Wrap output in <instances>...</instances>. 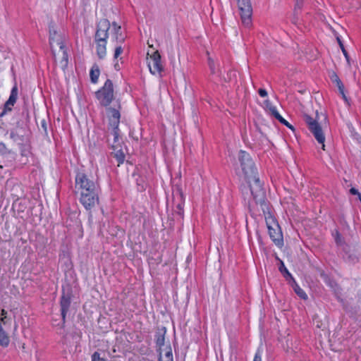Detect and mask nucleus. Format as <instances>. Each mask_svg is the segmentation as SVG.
<instances>
[{
  "mask_svg": "<svg viewBox=\"0 0 361 361\" xmlns=\"http://www.w3.org/2000/svg\"><path fill=\"white\" fill-rule=\"evenodd\" d=\"M238 161L245 178L249 183L254 201H262L265 197V192L257 176L256 168L250 155L247 152L240 150L238 154Z\"/></svg>",
  "mask_w": 361,
  "mask_h": 361,
  "instance_id": "1",
  "label": "nucleus"
},
{
  "mask_svg": "<svg viewBox=\"0 0 361 361\" xmlns=\"http://www.w3.org/2000/svg\"><path fill=\"white\" fill-rule=\"evenodd\" d=\"M255 202L257 204H259L261 209L264 213L271 239L276 246L281 247L283 245L282 232L276 219L271 212L269 204L266 200V196L262 201Z\"/></svg>",
  "mask_w": 361,
  "mask_h": 361,
  "instance_id": "2",
  "label": "nucleus"
},
{
  "mask_svg": "<svg viewBox=\"0 0 361 361\" xmlns=\"http://www.w3.org/2000/svg\"><path fill=\"white\" fill-rule=\"evenodd\" d=\"M110 26V23L106 19L100 20L97 25L95 42L97 43V54L100 59H103L106 56V39Z\"/></svg>",
  "mask_w": 361,
  "mask_h": 361,
  "instance_id": "3",
  "label": "nucleus"
},
{
  "mask_svg": "<svg viewBox=\"0 0 361 361\" xmlns=\"http://www.w3.org/2000/svg\"><path fill=\"white\" fill-rule=\"evenodd\" d=\"M99 192L100 188L99 185L95 188H86L75 192L78 195L79 201L85 209L90 211L99 203Z\"/></svg>",
  "mask_w": 361,
  "mask_h": 361,
  "instance_id": "4",
  "label": "nucleus"
},
{
  "mask_svg": "<svg viewBox=\"0 0 361 361\" xmlns=\"http://www.w3.org/2000/svg\"><path fill=\"white\" fill-rule=\"evenodd\" d=\"M49 41L54 56L56 60L57 58L61 59V63L66 65L68 62V54L65 49V47L62 39L57 35L56 31L49 28Z\"/></svg>",
  "mask_w": 361,
  "mask_h": 361,
  "instance_id": "5",
  "label": "nucleus"
},
{
  "mask_svg": "<svg viewBox=\"0 0 361 361\" xmlns=\"http://www.w3.org/2000/svg\"><path fill=\"white\" fill-rule=\"evenodd\" d=\"M303 120L310 131L313 134L314 138L322 145V149L325 150V136L320 125L315 119L307 114L303 115Z\"/></svg>",
  "mask_w": 361,
  "mask_h": 361,
  "instance_id": "6",
  "label": "nucleus"
},
{
  "mask_svg": "<svg viewBox=\"0 0 361 361\" xmlns=\"http://www.w3.org/2000/svg\"><path fill=\"white\" fill-rule=\"evenodd\" d=\"M99 104L108 106L114 99V86L111 80L107 79L104 86L95 93Z\"/></svg>",
  "mask_w": 361,
  "mask_h": 361,
  "instance_id": "7",
  "label": "nucleus"
},
{
  "mask_svg": "<svg viewBox=\"0 0 361 361\" xmlns=\"http://www.w3.org/2000/svg\"><path fill=\"white\" fill-rule=\"evenodd\" d=\"M97 181L94 180L90 175L82 171L76 172L75 178V192L86 188L99 186Z\"/></svg>",
  "mask_w": 361,
  "mask_h": 361,
  "instance_id": "8",
  "label": "nucleus"
},
{
  "mask_svg": "<svg viewBox=\"0 0 361 361\" xmlns=\"http://www.w3.org/2000/svg\"><path fill=\"white\" fill-rule=\"evenodd\" d=\"M231 2H235L240 11V15L242 23L245 27L251 25V17L252 14V8L250 0H230Z\"/></svg>",
  "mask_w": 361,
  "mask_h": 361,
  "instance_id": "9",
  "label": "nucleus"
},
{
  "mask_svg": "<svg viewBox=\"0 0 361 361\" xmlns=\"http://www.w3.org/2000/svg\"><path fill=\"white\" fill-rule=\"evenodd\" d=\"M147 60L150 73L153 75H160L163 71V66L161 63V56L159 51H154L149 57L147 58Z\"/></svg>",
  "mask_w": 361,
  "mask_h": 361,
  "instance_id": "10",
  "label": "nucleus"
},
{
  "mask_svg": "<svg viewBox=\"0 0 361 361\" xmlns=\"http://www.w3.org/2000/svg\"><path fill=\"white\" fill-rule=\"evenodd\" d=\"M17 99H18V87H17V84L15 83V85H13V87L11 89L10 97L4 104L3 111L0 114L1 116H3L8 111H11L12 110V107L16 104Z\"/></svg>",
  "mask_w": 361,
  "mask_h": 361,
  "instance_id": "11",
  "label": "nucleus"
},
{
  "mask_svg": "<svg viewBox=\"0 0 361 361\" xmlns=\"http://www.w3.org/2000/svg\"><path fill=\"white\" fill-rule=\"evenodd\" d=\"M121 106L118 104V109L116 108H109V125L112 128H117L120 123V118L121 114L119 111V109Z\"/></svg>",
  "mask_w": 361,
  "mask_h": 361,
  "instance_id": "12",
  "label": "nucleus"
},
{
  "mask_svg": "<svg viewBox=\"0 0 361 361\" xmlns=\"http://www.w3.org/2000/svg\"><path fill=\"white\" fill-rule=\"evenodd\" d=\"M61 305V312L63 322L64 323L66 321V314L68 312L70 305H71V294L68 293L65 295L64 293L62 295L60 301Z\"/></svg>",
  "mask_w": 361,
  "mask_h": 361,
  "instance_id": "13",
  "label": "nucleus"
},
{
  "mask_svg": "<svg viewBox=\"0 0 361 361\" xmlns=\"http://www.w3.org/2000/svg\"><path fill=\"white\" fill-rule=\"evenodd\" d=\"M267 107L268 108L270 114L272 116H274L276 120H278L281 123L285 125L290 129L293 130V126L290 125L286 120H285L278 112L276 108L274 106H272L269 101L266 102Z\"/></svg>",
  "mask_w": 361,
  "mask_h": 361,
  "instance_id": "14",
  "label": "nucleus"
},
{
  "mask_svg": "<svg viewBox=\"0 0 361 361\" xmlns=\"http://www.w3.org/2000/svg\"><path fill=\"white\" fill-rule=\"evenodd\" d=\"M165 334H166V328H162L159 329L155 334V341L157 347L158 348L157 351L161 350L162 348L166 347L167 345H165Z\"/></svg>",
  "mask_w": 361,
  "mask_h": 361,
  "instance_id": "15",
  "label": "nucleus"
},
{
  "mask_svg": "<svg viewBox=\"0 0 361 361\" xmlns=\"http://www.w3.org/2000/svg\"><path fill=\"white\" fill-rule=\"evenodd\" d=\"M159 361H173L172 349L170 344L158 351Z\"/></svg>",
  "mask_w": 361,
  "mask_h": 361,
  "instance_id": "16",
  "label": "nucleus"
},
{
  "mask_svg": "<svg viewBox=\"0 0 361 361\" xmlns=\"http://www.w3.org/2000/svg\"><path fill=\"white\" fill-rule=\"evenodd\" d=\"M112 27L114 29V33L112 37L117 42L123 43L125 40V36L121 32V27L118 25L116 23H113Z\"/></svg>",
  "mask_w": 361,
  "mask_h": 361,
  "instance_id": "17",
  "label": "nucleus"
},
{
  "mask_svg": "<svg viewBox=\"0 0 361 361\" xmlns=\"http://www.w3.org/2000/svg\"><path fill=\"white\" fill-rule=\"evenodd\" d=\"M303 0H295L294 11H293V18L292 19V22L294 24H298V16L300 13V11L303 6Z\"/></svg>",
  "mask_w": 361,
  "mask_h": 361,
  "instance_id": "18",
  "label": "nucleus"
},
{
  "mask_svg": "<svg viewBox=\"0 0 361 361\" xmlns=\"http://www.w3.org/2000/svg\"><path fill=\"white\" fill-rule=\"evenodd\" d=\"M331 80L336 84V86L338 87L340 93L342 94L343 98L345 101H347L346 96L344 93V85H343V82H341V80H340V78H338V76L336 73H334L332 75Z\"/></svg>",
  "mask_w": 361,
  "mask_h": 361,
  "instance_id": "19",
  "label": "nucleus"
},
{
  "mask_svg": "<svg viewBox=\"0 0 361 361\" xmlns=\"http://www.w3.org/2000/svg\"><path fill=\"white\" fill-rule=\"evenodd\" d=\"M99 73H100V71H99L98 66H92V68H91L90 72V76L92 82H93V83L97 82L98 78L99 76Z\"/></svg>",
  "mask_w": 361,
  "mask_h": 361,
  "instance_id": "20",
  "label": "nucleus"
},
{
  "mask_svg": "<svg viewBox=\"0 0 361 361\" xmlns=\"http://www.w3.org/2000/svg\"><path fill=\"white\" fill-rule=\"evenodd\" d=\"M293 288L295 293L302 299H307V295L305 292L293 281Z\"/></svg>",
  "mask_w": 361,
  "mask_h": 361,
  "instance_id": "21",
  "label": "nucleus"
},
{
  "mask_svg": "<svg viewBox=\"0 0 361 361\" xmlns=\"http://www.w3.org/2000/svg\"><path fill=\"white\" fill-rule=\"evenodd\" d=\"M112 134L114 136V142L112 143V148L116 149L118 145V137H119V129L118 127L117 128H112Z\"/></svg>",
  "mask_w": 361,
  "mask_h": 361,
  "instance_id": "22",
  "label": "nucleus"
},
{
  "mask_svg": "<svg viewBox=\"0 0 361 361\" xmlns=\"http://www.w3.org/2000/svg\"><path fill=\"white\" fill-rule=\"evenodd\" d=\"M114 157L117 159L118 164H122L125 159V155L121 149H118L114 152H112Z\"/></svg>",
  "mask_w": 361,
  "mask_h": 361,
  "instance_id": "23",
  "label": "nucleus"
},
{
  "mask_svg": "<svg viewBox=\"0 0 361 361\" xmlns=\"http://www.w3.org/2000/svg\"><path fill=\"white\" fill-rule=\"evenodd\" d=\"M333 235L334 236V240L338 245H341L343 244V239L338 231H336L335 233Z\"/></svg>",
  "mask_w": 361,
  "mask_h": 361,
  "instance_id": "24",
  "label": "nucleus"
},
{
  "mask_svg": "<svg viewBox=\"0 0 361 361\" xmlns=\"http://www.w3.org/2000/svg\"><path fill=\"white\" fill-rule=\"evenodd\" d=\"M337 41H338V43L342 50V52L343 54V55L345 56L346 60L348 61H349V56H348V52L347 51L345 50V47H344V45L342 42V41L341 40V39L339 37H337Z\"/></svg>",
  "mask_w": 361,
  "mask_h": 361,
  "instance_id": "25",
  "label": "nucleus"
},
{
  "mask_svg": "<svg viewBox=\"0 0 361 361\" xmlns=\"http://www.w3.org/2000/svg\"><path fill=\"white\" fill-rule=\"evenodd\" d=\"M279 271L284 274V276L286 277V275L292 277L291 274L288 272V269L286 268L283 262L281 261V266L279 267Z\"/></svg>",
  "mask_w": 361,
  "mask_h": 361,
  "instance_id": "26",
  "label": "nucleus"
},
{
  "mask_svg": "<svg viewBox=\"0 0 361 361\" xmlns=\"http://www.w3.org/2000/svg\"><path fill=\"white\" fill-rule=\"evenodd\" d=\"M92 361H106V360L100 356L98 352H94L91 356Z\"/></svg>",
  "mask_w": 361,
  "mask_h": 361,
  "instance_id": "27",
  "label": "nucleus"
},
{
  "mask_svg": "<svg viewBox=\"0 0 361 361\" xmlns=\"http://www.w3.org/2000/svg\"><path fill=\"white\" fill-rule=\"evenodd\" d=\"M123 51L121 46L116 47L114 52V58L117 59L123 53Z\"/></svg>",
  "mask_w": 361,
  "mask_h": 361,
  "instance_id": "28",
  "label": "nucleus"
},
{
  "mask_svg": "<svg viewBox=\"0 0 361 361\" xmlns=\"http://www.w3.org/2000/svg\"><path fill=\"white\" fill-rule=\"evenodd\" d=\"M253 361H262V351L259 349L257 350Z\"/></svg>",
  "mask_w": 361,
  "mask_h": 361,
  "instance_id": "29",
  "label": "nucleus"
},
{
  "mask_svg": "<svg viewBox=\"0 0 361 361\" xmlns=\"http://www.w3.org/2000/svg\"><path fill=\"white\" fill-rule=\"evenodd\" d=\"M176 212L178 214V215L180 216H183V207H182V204H178L177 205V211Z\"/></svg>",
  "mask_w": 361,
  "mask_h": 361,
  "instance_id": "30",
  "label": "nucleus"
},
{
  "mask_svg": "<svg viewBox=\"0 0 361 361\" xmlns=\"http://www.w3.org/2000/svg\"><path fill=\"white\" fill-rule=\"evenodd\" d=\"M258 93L260 95V97H265L268 94L267 90L264 89H262V88L259 89Z\"/></svg>",
  "mask_w": 361,
  "mask_h": 361,
  "instance_id": "31",
  "label": "nucleus"
},
{
  "mask_svg": "<svg viewBox=\"0 0 361 361\" xmlns=\"http://www.w3.org/2000/svg\"><path fill=\"white\" fill-rule=\"evenodd\" d=\"M350 194L352 195H358L360 192H358V190L357 189H355V188H352L350 189Z\"/></svg>",
  "mask_w": 361,
  "mask_h": 361,
  "instance_id": "32",
  "label": "nucleus"
},
{
  "mask_svg": "<svg viewBox=\"0 0 361 361\" xmlns=\"http://www.w3.org/2000/svg\"><path fill=\"white\" fill-rule=\"evenodd\" d=\"M1 324H6L7 322V317L6 316H4L0 319Z\"/></svg>",
  "mask_w": 361,
  "mask_h": 361,
  "instance_id": "33",
  "label": "nucleus"
},
{
  "mask_svg": "<svg viewBox=\"0 0 361 361\" xmlns=\"http://www.w3.org/2000/svg\"><path fill=\"white\" fill-rule=\"evenodd\" d=\"M209 66H210V69H211L212 72L213 73H214V67H213V63L209 61Z\"/></svg>",
  "mask_w": 361,
  "mask_h": 361,
  "instance_id": "34",
  "label": "nucleus"
},
{
  "mask_svg": "<svg viewBox=\"0 0 361 361\" xmlns=\"http://www.w3.org/2000/svg\"><path fill=\"white\" fill-rule=\"evenodd\" d=\"M6 314H7L6 311L5 310H4V309H3V310H1V314L3 317H4V316H6Z\"/></svg>",
  "mask_w": 361,
  "mask_h": 361,
  "instance_id": "35",
  "label": "nucleus"
},
{
  "mask_svg": "<svg viewBox=\"0 0 361 361\" xmlns=\"http://www.w3.org/2000/svg\"><path fill=\"white\" fill-rule=\"evenodd\" d=\"M357 196H358L359 200H360V202H361V194H360V193H359V194L357 195Z\"/></svg>",
  "mask_w": 361,
  "mask_h": 361,
  "instance_id": "36",
  "label": "nucleus"
},
{
  "mask_svg": "<svg viewBox=\"0 0 361 361\" xmlns=\"http://www.w3.org/2000/svg\"><path fill=\"white\" fill-rule=\"evenodd\" d=\"M0 147H4V145L1 143V144H0Z\"/></svg>",
  "mask_w": 361,
  "mask_h": 361,
  "instance_id": "37",
  "label": "nucleus"
},
{
  "mask_svg": "<svg viewBox=\"0 0 361 361\" xmlns=\"http://www.w3.org/2000/svg\"><path fill=\"white\" fill-rule=\"evenodd\" d=\"M3 169V166L0 164V169Z\"/></svg>",
  "mask_w": 361,
  "mask_h": 361,
  "instance_id": "38",
  "label": "nucleus"
}]
</instances>
